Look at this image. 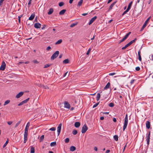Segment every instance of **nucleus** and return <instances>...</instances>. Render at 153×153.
Instances as JSON below:
<instances>
[{
    "label": "nucleus",
    "mask_w": 153,
    "mask_h": 153,
    "mask_svg": "<svg viewBox=\"0 0 153 153\" xmlns=\"http://www.w3.org/2000/svg\"><path fill=\"white\" fill-rule=\"evenodd\" d=\"M116 73H109V76H113Z\"/></svg>",
    "instance_id": "54"
},
{
    "label": "nucleus",
    "mask_w": 153,
    "mask_h": 153,
    "mask_svg": "<svg viewBox=\"0 0 153 153\" xmlns=\"http://www.w3.org/2000/svg\"><path fill=\"white\" fill-rule=\"evenodd\" d=\"M91 48H89L88 51L87 52L86 54L87 55H88L89 54L90 52V51H91Z\"/></svg>",
    "instance_id": "50"
},
{
    "label": "nucleus",
    "mask_w": 153,
    "mask_h": 153,
    "mask_svg": "<svg viewBox=\"0 0 153 153\" xmlns=\"http://www.w3.org/2000/svg\"><path fill=\"white\" fill-rule=\"evenodd\" d=\"M114 105V104L112 102H111L109 104V106L110 107H113Z\"/></svg>",
    "instance_id": "42"
},
{
    "label": "nucleus",
    "mask_w": 153,
    "mask_h": 153,
    "mask_svg": "<svg viewBox=\"0 0 153 153\" xmlns=\"http://www.w3.org/2000/svg\"><path fill=\"white\" fill-rule=\"evenodd\" d=\"M134 81V79H132L130 82V83L131 85L133 84Z\"/></svg>",
    "instance_id": "57"
},
{
    "label": "nucleus",
    "mask_w": 153,
    "mask_h": 153,
    "mask_svg": "<svg viewBox=\"0 0 153 153\" xmlns=\"http://www.w3.org/2000/svg\"><path fill=\"white\" fill-rule=\"evenodd\" d=\"M30 126V123L29 122H28L26 126L25 130L28 131L29 127Z\"/></svg>",
    "instance_id": "24"
},
{
    "label": "nucleus",
    "mask_w": 153,
    "mask_h": 153,
    "mask_svg": "<svg viewBox=\"0 0 153 153\" xmlns=\"http://www.w3.org/2000/svg\"><path fill=\"white\" fill-rule=\"evenodd\" d=\"M83 2V0H80V1L78 2V6H81L82 3Z\"/></svg>",
    "instance_id": "29"
},
{
    "label": "nucleus",
    "mask_w": 153,
    "mask_h": 153,
    "mask_svg": "<svg viewBox=\"0 0 153 153\" xmlns=\"http://www.w3.org/2000/svg\"><path fill=\"white\" fill-rule=\"evenodd\" d=\"M146 126L147 129H149L150 127V123L149 121H147L146 122Z\"/></svg>",
    "instance_id": "16"
},
{
    "label": "nucleus",
    "mask_w": 153,
    "mask_h": 153,
    "mask_svg": "<svg viewBox=\"0 0 153 153\" xmlns=\"http://www.w3.org/2000/svg\"><path fill=\"white\" fill-rule=\"evenodd\" d=\"M35 13H33L31 15V16L29 17V20H33L34 19V18L35 17Z\"/></svg>",
    "instance_id": "18"
},
{
    "label": "nucleus",
    "mask_w": 153,
    "mask_h": 153,
    "mask_svg": "<svg viewBox=\"0 0 153 153\" xmlns=\"http://www.w3.org/2000/svg\"><path fill=\"white\" fill-rule=\"evenodd\" d=\"M80 125V123L78 122H76L74 124V126L76 128L79 127Z\"/></svg>",
    "instance_id": "20"
},
{
    "label": "nucleus",
    "mask_w": 153,
    "mask_h": 153,
    "mask_svg": "<svg viewBox=\"0 0 153 153\" xmlns=\"http://www.w3.org/2000/svg\"><path fill=\"white\" fill-rule=\"evenodd\" d=\"M31 1H32L31 0H29V1L28 4V5L29 6L30 5V4Z\"/></svg>",
    "instance_id": "60"
},
{
    "label": "nucleus",
    "mask_w": 153,
    "mask_h": 153,
    "mask_svg": "<svg viewBox=\"0 0 153 153\" xmlns=\"http://www.w3.org/2000/svg\"><path fill=\"white\" fill-rule=\"evenodd\" d=\"M4 0H0V5L1 6L3 3V2Z\"/></svg>",
    "instance_id": "56"
},
{
    "label": "nucleus",
    "mask_w": 153,
    "mask_h": 153,
    "mask_svg": "<svg viewBox=\"0 0 153 153\" xmlns=\"http://www.w3.org/2000/svg\"><path fill=\"white\" fill-rule=\"evenodd\" d=\"M62 39H59L58 40L56 43V45H58L60 44L62 42Z\"/></svg>",
    "instance_id": "31"
},
{
    "label": "nucleus",
    "mask_w": 153,
    "mask_h": 153,
    "mask_svg": "<svg viewBox=\"0 0 153 153\" xmlns=\"http://www.w3.org/2000/svg\"><path fill=\"white\" fill-rule=\"evenodd\" d=\"M33 62L35 64H38L39 63V62L36 60H33Z\"/></svg>",
    "instance_id": "51"
},
{
    "label": "nucleus",
    "mask_w": 153,
    "mask_h": 153,
    "mask_svg": "<svg viewBox=\"0 0 153 153\" xmlns=\"http://www.w3.org/2000/svg\"><path fill=\"white\" fill-rule=\"evenodd\" d=\"M43 88L46 89H48L49 88L47 86V85H42L41 86H40Z\"/></svg>",
    "instance_id": "34"
},
{
    "label": "nucleus",
    "mask_w": 153,
    "mask_h": 153,
    "mask_svg": "<svg viewBox=\"0 0 153 153\" xmlns=\"http://www.w3.org/2000/svg\"><path fill=\"white\" fill-rule=\"evenodd\" d=\"M35 152L34 148L33 147H31L30 149L31 153H34Z\"/></svg>",
    "instance_id": "37"
},
{
    "label": "nucleus",
    "mask_w": 153,
    "mask_h": 153,
    "mask_svg": "<svg viewBox=\"0 0 153 153\" xmlns=\"http://www.w3.org/2000/svg\"><path fill=\"white\" fill-rule=\"evenodd\" d=\"M12 122L11 121H9L7 122V124L9 125H10L12 124Z\"/></svg>",
    "instance_id": "59"
},
{
    "label": "nucleus",
    "mask_w": 153,
    "mask_h": 153,
    "mask_svg": "<svg viewBox=\"0 0 153 153\" xmlns=\"http://www.w3.org/2000/svg\"><path fill=\"white\" fill-rule=\"evenodd\" d=\"M22 16V15H21L20 16H18V20H19V22H20V19Z\"/></svg>",
    "instance_id": "55"
},
{
    "label": "nucleus",
    "mask_w": 153,
    "mask_h": 153,
    "mask_svg": "<svg viewBox=\"0 0 153 153\" xmlns=\"http://www.w3.org/2000/svg\"><path fill=\"white\" fill-rule=\"evenodd\" d=\"M76 148L74 146H71L70 148V150L71 151H74L76 150Z\"/></svg>",
    "instance_id": "26"
},
{
    "label": "nucleus",
    "mask_w": 153,
    "mask_h": 153,
    "mask_svg": "<svg viewBox=\"0 0 153 153\" xmlns=\"http://www.w3.org/2000/svg\"><path fill=\"white\" fill-rule=\"evenodd\" d=\"M69 61L68 59H66L65 60H64L63 62V63L64 64H67L69 62Z\"/></svg>",
    "instance_id": "27"
},
{
    "label": "nucleus",
    "mask_w": 153,
    "mask_h": 153,
    "mask_svg": "<svg viewBox=\"0 0 153 153\" xmlns=\"http://www.w3.org/2000/svg\"><path fill=\"white\" fill-rule=\"evenodd\" d=\"M99 103H100V102L96 103L94 105L93 107V108H95L96 107H97L99 104Z\"/></svg>",
    "instance_id": "43"
},
{
    "label": "nucleus",
    "mask_w": 153,
    "mask_h": 153,
    "mask_svg": "<svg viewBox=\"0 0 153 153\" xmlns=\"http://www.w3.org/2000/svg\"><path fill=\"white\" fill-rule=\"evenodd\" d=\"M6 67V64L4 61H3L0 68V69L2 71L4 70Z\"/></svg>",
    "instance_id": "8"
},
{
    "label": "nucleus",
    "mask_w": 153,
    "mask_h": 153,
    "mask_svg": "<svg viewBox=\"0 0 153 153\" xmlns=\"http://www.w3.org/2000/svg\"><path fill=\"white\" fill-rule=\"evenodd\" d=\"M22 120H21L20 121H19L18 122H17L15 126V128H16L20 124V123H21V121H22Z\"/></svg>",
    "instance_id": "36"
},
{
    "label": "nucleus",
    "mask_w": 153,
    "mask_h": 153,
    "mask_svg": "<svg viewBox=\"0 0 153 153\" xmlns=\"http://www.w3.org/2000/svg\"><path fill=\"white\" fill-rule=\"evenodd\" d=\"M69 141V139L68 138H66L65 140V143H68Z\"/></svg>",
    "instance_id": "39"
},
{
    "label": "nucleus",
    "mask_w": 153,
    "mask_h": 153,
    "mask_svg": "<svg viewBox=\"0 0 153 153\" xmlns=\"http://www.w3.org/2000/svg\"><path fill=\"white\" fill-rule=\"evenodd\" d=\"M97 17L96 16H95L92 18L91 20L90 21L89 23V25H91L97 19Z\"/></svg>",
    "instance_id": "12"
},
{
    "label": "nucleus",
    "mask_w": 153,
    "mask_h": 153,
    "mask_svg": "<svg viewBox=\"0 0 153 153\" xmlns=\"http://www.w3.org/2000/svg\"><path fill=\"white\" fill-rule=\"evenodd\" d=\"M117 1H115L113 2L109 6V8L108 9V10H111L112 8V7L114 6L115 4L116 3Z\"/></svg>",
    "instance_id": "17"
},
{
    "label": "nucleus",
    "mask_w": 153,
    "mask_h": 153,
    "mask_svg": "<svg viewBox=\"0 0 153 153\" xmlns=\"http://www.w3.org/2000/svg\"><path fill=\"white\" fill-rule=\"evenodd\" d=\"M64 107L67 108L69 109L70 108V105L69 103L67 101L64 102Z\"/></svg>",
    "instance_id": "10"
},
{
    "label": "nucleus",
    "mask_w": 153,
    "mask_h": 153,
    "mask_svg": "<svg viewBox=\"0 0 153 153\" xmlns=\"http://www.w3.org/2000/svg\"><path fill=\"white\" fill-rule=\"evenodd\" d=\"M10 102V100H6L4 104V106L6 105L7 104L9 103Z\"/></svg>",
    "instance_id": "28"
},
{
    "label": "nucleus",
    "mask_w": 153,
    "mask_h": 153,
    "mask_svg": "<svg viewBox=\"0 0 153 153\" xmlns=\"http://www.w3.org/2000/svg\"><path fill=\"white\" fill-rule=\"evenodd\" d=\"M128 114H127L126 115V116L125 117V119H124V125L123 126V131H124L126 129V128L128 123Z\"/></svg>",
    "instance_id": "1"
},
{
    "label": "nucleus",
    "mask_w": 153,
    "mask_h": 153,
    "mask_svg": "<svg viewBox=\"0 0 153 153\" xmlns=\"http://www.w3.org/2000/svg\"><path fill=\"white\" fill-rule=\"evenodd\" d=\"M64 4V3L63 2H61L59 3V5L60 7H62Z\"/></svg>",
    "instance_id": "40"
},
{
    "label": "nucleus",
    "mask_w": 153,
    "mask_h": 153,
    "mask_svg": "<svg viewBox=\"0 0 153 153\" xmlns=\"http://www.w3.org/2000/svg\"><path fill=\"white\" fill-rule=\"evenodd\" d=\"M51 49V47L50 46H48L47 47L46 50L47 51H49Z\"/></svg>",
    "instance_id": "58"
},
{
    "label": "nucleus",
    "mask_w": 153,
    "mask_h": 153,
    "mask_svg": "<svg viewBox=\"0 0 153 153\" xmlns=\"http://www.w3.org/2000/svg\"><path fill=\"white\" fill-rule=\"evenodd\" d=\"M56 145V142H52L50 144V146H53Z\"/></svg>",
    "instance_id": "32"
},
{
    "label": "nucleus",
    "mask_w": 153,
    "mask_h": 153,
    "mask_svg": "<svg viewBox=\"0 0 153 153\" xmlns=\"http://www.w3.org/2000/svg\"><path fill=\"white\" fill-rule=\"evenodd\" d=\"M135 70L137 71H139L140 70V68L139 67H137L136 68Z\"/></svg>",
    "instance_id": "53"
},
{
    "label": "nucleus",
    "mask_w": 153,
    "mask_h": 153,
    "mask_svg": "<svg viewBox=\"0 0 153 153\" xmlns=\"http://www.w3.org/2000/svg\"><path fill=\"white\" fill-rule=\"evenodd\" d=\"M41 26V25L39 23H36L34 25V27L36 28H40Z\"/></svg>",
    "instance_id": "15"
},
{
    "label": "nucleus",
    "mask_w": 153,
    "mask_h": 153,
    "mask_svg": "<svg viewBox=\"0 0 153 153\" xmlns=\"http://www.w3.org/2000/svg\"><path fill=\"white\" fill-rule=\"evenodd\" d=\"M132 4V1H131L128 4V8H127V9H128V10H129L130 9L131 7V6Z\"/></svg>",
    "instance_id": "25"
},
{
    "label": "nucleus",
    "mask_w": 153,
    "mask_h": 153,
    "mask_svg": "<svg viewBox=\"0 0 153 153\" xmlns=\"http://www.w3.org/2000/svg\"><path fill=\"white\" fill-rule=\"evenodd\" d=\"M62 123H60L59 124V126H58L57 127V131L58 133V135H59L61 130V127H62Z\"/></svg>",
    "instance_id": "9"
},
{
    "label": "nucleus",
    "mask_w": 153,
    "mask_h": 153,
    "mask_svg": "<svg viewBox=\"0 0 153 153\" xmlns=\"http://www.w3.org/2000/svg\"><path fill=\"white\" fill-rule=\"evenodd\" d=\"M53 9L52 8H51L49 9V11L48 13V15H51L53 13Z\"/></svg>",
    "instance_id": "23"
},
{
    "label": "nucleus",
    "mask_w": 153,
    "mask_h": 153,
    "mask_svg": "<svg viewBox=\"0 0 153 153\" xmlns=\"http://www.w3.org/2000/svg\"><path fill=\"white\" fill-rule=\"evenodd\" d=\"M149 58L150 60L153 61V54H152L150 55Z\"/></svg>",
    "instance_id": "46"
},
{
    "label": "nucleus",
    "mask_w": 153,
    "mask_h": 153,
    "mask_svg": "<svg viewBox=\"0 0 153 153\" xmlns=\"http://www.w3.org/2000/svg\"><path fill=\"white\" fill-rule=\"evenodd\" d=\"M66 11L65 9H63L61 10L59 13V15H63Z\"/></svg>",
    "instance_id": "21"
},
{
    "label": "nucleus",
    "mask_w": 153,
    "mask_h": 153,
    "mask_svg": "<svg viewBox=\"0 0 153 153\" xmlns=\"http://www.w3.org/2000/svg\"><path fill=\"white\" fill-rule=\"evenodd\" d=\"M137 40V39H134L131 41H130V42L131 43V44H132V43H133L134 42H135L136 41V40Z\"/></svg>",
    "instance_id": "47"
},
{
    "label": "nucleus",
    "mask_w": 153,
    "mask_h": 153,
    "mask_svg": "<svg viewBox=\"0 0 153 153\" xmlns=\"http://www.w3.org/2000/svg\"><path fill=\"white\" fill-rule=\"evenodd\" d=\"M50 65H49L48 64H46L44 65V68H47L49 67V66H50Z\"/></svg>",
    "instance_id": "41"
},
{
    "label": "nucleus",
    "mask_w": 153,
    "mask_h": 153,
    "mask_svg": "<svg viewBox=\"0 0 153 153\" xmlns=\"http://www.w3.org/2000/svg\"><path fill=\"white\" fill-rule=\"evenodd\" d=\"M152 1V0H149L148 1V4H150L151 3V2Z\"/></svg>",
    "instance_id": "62"
},
{
    "label": "nucleus",
    "mask_w": 153,
    "mask_h": 153,
    "mask_svg": "<svg viewBox=\"0 0 153 153\" xmlns=\"http://www.w3.org/2000/svg\"><path fill=\"white\" fill-rule=\"evenodd\" d=\"M88 129V128L85 124L84 125L82 128L81 132L82 133H85Z\"/></svg>",
    "instance_id": "4"
},
{
    "label": "nucleus",
    "mask_w": 153,
    "mask_h": 153,
    "mask_svg": "<svg viewBox=\"0 0 153 153\" xmlns=\"http://www.w3.org/2000/svg\"><path fill=\"white\" fill-rule=\"evenodd\" d=\"M150 18H151V17L150 16L145 21V22L144 24H143V26L142 27V28H141V29L140 30V31H142L144 29V28L146 27V25H147L148 22L149 21V20L150 19Z\"/></svg>",
    "instance_id": "3"
},
{
    "label": "nucleus",
    "mask_w": 153,
    "mask_h": 153,
    "mask_svg": "<svg viewBox=\"0 0 153 153\" xmlns=\"http://www.w3.org/2000/svg\"><path fill=\"white\" fill-rule=\"evenodd\" d=\"M28 134V131L25 130L24 134V143H25L27 140V138Z\"/></svg>",
    "instance_id": "5"
},
{
    "label": "nucleus",
    "mask_w": 153,
    "mask_h": 153,
    "mask_svg": "<svg viewBox=\"0 0 153 153\" xmlns=\"http://www.w3.org/2000/svg\"><path fill=\"white\" fill-rule=\"evenodd\" d=\"M49 130L51 131H55L56 130V128H55L53 127H52L51 128H50L49 129Z\"/></svg>",
    "instance_id": "48"
},
{
    "label": "nucleus",
    "mask_w": 153,
    "mask_h": 153,
    "mask_svg": "<svg viewBox=\"0 0 153 153\" xmlns=\"http://www.w3.org/2000/svg\"><path fill=\"white\" fill-rule=\"evenodd\" d=\"M24 92H20L17 94L16 97V98H19L21 97L23 94Z\"/></svg>",
    "instance_id": "14"
},
{
    "label": "nucleus",
    "mask_w": 153,
    "mask_h": 153,
    "mask_svg": "<svg viewBox=\"0 0 153 153\" xmlns=\"http://www.w3.org/2000/svg\"><path fill=\"white\" fill-rule=\"evenodd\" d=\"M94 149L95 151H97V147H95L94 148Z\"/></svg>",
    "instance_id": "64"
},
{
    "label": "nucleus",
    "mask_w": 153,
    "mask_h": 153,
    "mask_svg": "<svg viewBox=\"0 0 153 153\" xmlns=\"http://www.w3.org/2000/svg\"><path fill=\"white\" fill-rule=\"evenodd\" d=\"M59 53V52L58 51H56L51 57V59L53 60L58 56Z\"/></svg>",
    "instance_id": "2"
},
{
    "label": "nucleus",
    "mask_w": 153,
    "mask_h": 153,
    "mask_svg": "<svg viewBox=\"0 0 153 153\" xmlns=\"http://www.w3.org/2000/svg\"><path fill=\"white\" fill-rule=\"evenodd\" d=\"M44 135H42L40 137V139L41 140H42L44 139Z\"/></svg>",
    "instance_id": "49"
},
{
    "label": "nucleus",
    "mask_w": 153,
    "mask_h": 153,
    "mask_svg": "<svg viewBox=\"0 0 153 153\" xmlns=\"http://www.w3.org/2000/svg\"><path fill=\"white\" fill-rule=\"evenodd\" d=\"M129 10H128V9H126V10H125V11L123 12L122 14V16L124 15L125 14H126L127 12H128V11Z\"/></svg>",
    "instance_id": "45"
},
{
    "label": "nucleus",
    "mask_w": 153,
    "mask_h": 153,
    "mask_svg": "<svg viewBox=\"0 0 153 153\" xmlns=\"http://www.w3.org/2000/svg\"><path fill=\"white\" fill-rule=\"evenodd\" d=\"M110 83L109 82L107 83L106 86L104 87V89L105 90L107 89L110 86Z\"/></svg>",
    "instance_id": "22"
},
{
    "label": "nucleus",
    "mask_w": 153,
    "mask_h": 153,
    "mask_svg": "<svg viewBox=\"0 0 153 153\" xmlns=\"http://www.w3.org/2000/svg\"><path fill=\"white\" fill-rule=\"evenodd\" d=\"M77 133V131L76 130H74L72 131V133L74 135H76Z\"/></svg>",
    "instance_id": "38"
},
{
    "label": "nucleus",
    "mask_w": 153,
    "mask_h": 153,
    "mask_svg": "<svg viewBox=\"0 0 153 153\" xmlns=\"http://www.w3.org/2000/svg\"><path fill=\"white\" fill-rule=\"evenodd\" d=\"M128 46L126 44V45H125V46L123 47L122 48V50H124V49H126L127 47H128Z\"/></svg>",
    "instance_id": "52"
},
{
    "label": "nucleus",
    "mask_w": 153,
    "mask_h": 153,
    "mask_svg": "<svg viewBox=\"0 0 153 153\" xmlns=\"http://www.w3.org/2000/svg\"><path fill=\"white\" fill-rule=\"evenodd\" d=\"M77 24V23H73L71 24L70 25V27H73L76 25Z\"/></svg>",
    "instance_id": "44"
},
{
    "label": "nucleus",
    "mask_w": 153,
    "mask_h": 153,
    "mask_svg": "<svg viewBox=\"0 0 153 153\" xmlns=\"http://www.w3.org/2000/svg\"><path fill=\"white\" fill-rule=\"evenodd\" d=\"M150 135V132H149V134L147 135V136L146 137V141L147 144L148 145H149V143Z\"/></svg>",
    "instance_id": "7"
},
{
    "label": "nucleus",
    "mask_w": 153,
    "mask_h": 153,
    "mask_svg": "<svg viewBox=\"0 0 153 153\" xmlns=\"http://www.w3.org/2000/svg\"><path fill=\"white\" fill-rule=\"evenodd\" d=\"M131 33V32H129L127 33L125 36L121 40H120L119 43H121V42L124 41L128 38V37Z\"/></svg>",
    "instance_id": "6"
},
{
    "label": "nucleus",
    "mask_w": 153,
    "mask_h": 153,
    "mask_svg": "<svg viewBox=\"0 0 153 153\" xmlns=\"http://www.w3.org/2000/svg\"><path fill=\"white\" fill-rule=\"evenodd\" d=\"M114 139L116 141L118 140V136L117 135H115L114 136Z\"/></svg>",
    "instance_id": "33"
},
{
    "label": "nucleus",
    "mask_w": 153,
    "mask_h": 153,
    "mask_svg": "<svg viewBox=\"0 0 153 153\" xmlns=\"http://www.w3.org/2000/svg\"><path fill=\"white\" fill-rule=\"evenodd\" d=\"M8 141H9L8 139H7V140L6 141V142L4 144V145L3 146V148H4L6 146V145H7V143H8Z\"/></svg>",
    "instance_id": "35"
},
{
    "label": "nucleus",
    "mask_w": 153,
    "mask_h": 153,
    "mask_svg": "<svg viewBox=\"0 0 153 153\" xmlns=\"http://www.w3.org/2000/svg\"><path fill=\"white\" fill-rule=\"evenodd\" d=\"M149 85L151 88H153V79H150Z\"/></svg>",
    "instance_id": "13"
},
{
    "label": "nucleus",
    "mask_w": 153,
    "mask_h": 153,
    "mask_svg": "<svg viewBox=\"0 0 153 153\" xmlns=\"http://www.w3.org/2000/svg\"><path fill=\"white\" fill-rule=\"evenodd\" d=\"M29 98H28L20 102L19 103L18 105V106H21L24 103H26L27 102V101L29 100Z\"/></svg>",
    "instance_id": "11"
},
{
    "label": "nucleus",
    "mask_w": 153,
    "mask_h": 153,
    "mask_svg": "<svg viewBox=\"0 0 153 153\" xmlns=\"http://www.w3.org/2000/svg\"><path fill=\"white\" fill-rule=\"evenodd\" d=\"M141 52L140 50H139L138 52V59L140 61H141L142 60V58L141 57V56L140 55Z\"/></svg>",
    "instance_id": "19"
},
{
    "label": "nucleus",
    "mask_w": 153,
    "mask_h": 153,
    "mask_svg": "<svg viewBox=\"0 0 153 153\" xmlns=\"http://www.w3.org/2000/svg\"><path fill=\"white\" fill-rule=\"evenodd\" d=\"M113 121L114 122H117V120L115 118H114L113 119Z\"/></svg>",
    "instance_id": "61"
},
{
    "label": "nucleus",
    "mask_w": 153,
    "mask_h": 153,
    "mask_svg": "<svg viewBox=\"0 0 153 153\" xmlns=\"http://www.w3.org/2000/svg\"><path fill=\"white\" fill-rule=\"evenodd\" d=\"M88 14V13H82V16H85L86 15H87Z\"/></svg>",
    "instance_id": "63"
},
{
    "label": "nucleus",
    "mask_w": 153,
    "mask_h": 153,
    "mask_svg": "<svg viewBox=\"0 0 153 153\" xmlns=\"http://www.w3.org/2000/svg\"><path fill=\"white\" fill-rule=\"evenodd\" d=\"M100 94L98 93L97 94V101H98L100 100Z\"/></svg>",
    "instance_id": "30"
}]
</instances>
